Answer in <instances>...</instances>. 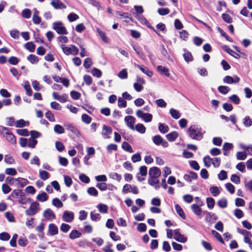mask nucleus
Segmentation results:
<instances>
[{"label": "nucleus", "instance_id": "nucleus-47", "mask_svg": "<svg viewBox=\"0 0 252 252\" xmlns=\"http://www.w3.org/2000/svg\"><path fill=\"white\" fill-rule=\"evenodd\" d=\"M28 60L32 63H36L38 62V58L37 56L33 54L30 55L28 58Z\"/></svg>", "mask_w": 252, "mask_h": 252}, {"label": "nucleus", "instance_id": "nucleus-59", "mask_svg": "<svg viewBox=\"0 0 252 252\" xmlns=\"http://www.w3.org/2000/svg\"><path fill=\"white\" fill-rule=\"evenodd\" d=\"M67 19L69 22H72L79 19V16L74 13H71L67 16Z\"/></svg>", "mask_w": 252, "mask_h": 252}, {"label": "nucleus", "instance_id": "nucleus-46", "mask_svg": "<svg viewBox=\"0 0 252 252\" xmlns=\"http://www.w3.org/2000/svg\"><path fill=\"white\" fill-rule=\"evenodd\" d=\"M35 47V45L32 42H29L25 44V48L31 52L34 51Z\"/></svg>", "mask_w": 252, "mask_h": 252}, {"label": "nucleus", "instance_id": "nucleus-23", "mask_svg": "<svg viewBox=\"0 0 252 252\" xmlns=\"http://www.w3.org/2000/svg\"><path fill=\"white\" fill-rule=\"evenodd\" d=\"M178 136L177 132L173 131L167 134L166 137L169 141L173 142L178 138Z\"/></svg>", "mask_w": 252, "mask_h": 252}, {"label": "nucleus", "instance_id": "nucleus-19", "mask_svg": "<svg viewBox=\"0 0 252 252\" xmlns=\"http://www.w3.org/2000/svg\"><path fill=\"white\" fill-rule=\"evenodd\" d=\"M197 175L194 172H190L189 174H185L184 176V179L189 182H191L192 180L196 179Z\"/></svg>", "mask_w": 252, "mask_h": 252}, {"label": "nucleus", "instance_id": "nucleus-15", "mask_svg": "<svg viewBox=\"0 0 252 252\" xmlns=\"http://www.w3.org/2000/svg\"><path fill=\"white\" fill-rule=\"evenodd\" d=\"M52 95L54 99L59 100L62 103H64L67 101V95L66 94L59 95L57 93L54 92L52 94Z\"/></svg>", "mask_w": 252, "mask_h": 252}, {"label": "nucleus", "instance_id": "nucleus-18", "mask_svg": "<svg viewBox=\"0 0 252 252\" xmlns=\"http://www.w3.org/2000/svg\"><path fill=\"white\" fill-rule=\"evenodd\" d=\"M15 181L17 182V187L19 188H23L29 183L27 179L23 178H16Z\"/></svg>", "mask_w": 252, "mask_h": 252}, {"label": "nucleus", "instance_id": "nucleus-38", "mask_svg": "<svg viewBox=\"0 0 252 252\" xmlns=\"http://www.w3.org/2000/svg\"><path fill=\"white\" fill-rule=\"evenodd\" d=\"M207 207L210 209H212L215 205V200L212 197H208L206 199Z\"/></svg>", "mask_w": 252, "mask_h": 252}, {"label": "nucleus", "instance_id": "nucleus-4", "mask_svg": "<svg viewBox=\"0 0 252 252\" xmlns=\"http://www.w3.org/2000/svg\"><path fill=\"white\" fill-rule=\"evenodd\" d=\"M60 47L66 55H72L75 56L77 55L79 52L78 49L73 45L66 46L64 44H62L60 45Z\"/></svg>", "mask_w": 252, "mask_h": 252}, {"label": "nucleus", "instance_id": "nucleus-27", "mask_svg": "<svg viewBox=\"0 0 252 252\" xmlns=\"http://www.w3.org/2000/svg\"><path fill=\"white\" fill-rule=\"evenodd\" d=\"M29 125V122H26L23 119L18 120L15 123V126L16 127H23L25 126H28Z\"/></svg>", "mask_w": 252, "mask_h": 252}, {"label": "nucleus", "instance_id": "nucleus-52", "mask_svg": "<svg viewBox=\"0 0 252 252\" xmlns=\"http://www.w3.org/2000/svg\"><path fill=\"white\" fill-rule=\"evenodd\" d=\"M229 100L235 104H238L240 103V99L236 94H233L229 97Z\"/></svg>", "mask_w": 252, "mask_h": 252}, {"label": "nucleus", "instance_id": "nucleus-11", "mask_svg": "<svg viewBox=\"0 0 252 252\" xmlns=\"http://www.w3.org/2000/svg\"><path fill=\"white\" fill-rule=\"evenodd\" d=\"M74 218V213L72 212L65 211L63 214V220L66 222H71Z\"/></svg>", "mask_w": 252, "mask_h": 252}, {"label": "nucleus", "instance_id": "nucleus-50", "mask_svg": "<svg viewBox=\"0 0 252 252\" xmlns=\"http://www.w3.org/2000/svg\"><path fill=\"white\" fill-rule=\"evenodd\" d=\"M170 114L171 116L175 119H178L180 117V114L179 112L177 110L173 108L170 109Z\"/></svg>", "mask_w": 252, "mask_h": 252}, {"label": "nucleus", "instance_id": "nucleus-62", "mask_svg": "<svg viewBox=\"0 0 252 252\" xmlns=\"http://www.w3.org/2000/svg\"><path fill=\"white\" fill-rule=\"evenodd\" d=\"M87 192L92 196H96L98 195V191L94 187H90L87 190Z\"/></svg>", "mask_w": 252, "mask_h": 252}, {"label": "nucleus", "instance_id": "nucleus-30", "mask_svg": "<svg viewBox=\"0 0 252 252\" xmlns=\"http://www.w3.org/2000/svg\"><path fill=\"white\" fill-rule=\"evenodd\" d=\"M49 173L45 170H39V176L43 181L47 180L49 178Z\"/></svg>", "mask_w": 252, "mask_h": 252}, {"label": "nucleus", "instance_id": "nucleus-22", "mask_svg": "<svg viewBox=\"0 0 252 252\" xmlns=\"http://www.w3.org/2000/svg\"><path fill=\"white\" fill-rule=\"evenodd\" d=\"M135 66L139 68L143 73L146 74L147 76L149 77H151L153 75L152 71H150L148 69V68L146 67H143L139 64H135Z\"/></svg>", "mask_w": 252, "mask_h": 252}, {"label": "nucleus", "instance_id": "nucleus-56", "mask_svg": "<svg viewBox=\"0 0 252 252\" xmlns=\"http://www.w3.org/2000/svg\"><path fill=\"white\" fill-rule=\"evenodd\" d=\"M133 49L134 50V51L136 52L137 54L141 58L144 59L145 57L144 54L143 52H142L141 49L137 46H133Z\"/></svg>", "mask_w": 252, "mask_h": 252}, {"label": "nucleus", "instance_id": "nucleus-42", "mask_svg": "<svg viewBox=\"0 0 252 252\" xmlns=\"http://www.w3.org/2000/svg\"><path fill=\"white\" fill-rule=\"evenodd\" d=\"M97 32L98 33L99 35L101 37L102 40L105 43H108L109 40L107 37L106 35V34L104 32L101 31L99 29H97Z\"/></svg>", "mask_w": 252, "mask_h": 252}, {"label": "nucleus", "instance_id": "nucleus-36", "mask_svg": "<svg viewBox=\"0 0 252 252\" xmlns=\"http://www.w3.org/2000/svg\"><path fill=\"white\" fill-rule=\"evenodd\" d=\"M239 146L241 149L247 152L249 155H252V145L246 146L243 144H240Z\"/></svg>", "mask_w": 252, "mask_h": 252}, {"label": "nucleus", "instance_id": "nucleus-29", "mask_svg": "<svg viewBox=\"0 0 252 252\" xmlns=\"http://www.w3.org/2000/svg\"><path fill=\"white\" fill-rule=\"evenodd\" d=\"M158 71L165 76L168 77L170 75L168 69L165 66L159 65L157 67Z\"/></svg>", "mask_w": 252, "mask_h": 252}, {"label": "nucleus", "instance_id": "nucleus-17", "mask_svg": "<svg viewBox=\"0 0 252 252\" xmlns=\"http://www.w3.org/2000/svg\"><path fill=\"white\" fill-rule=\"evenodd\" d=\"M48 232L51 235H55L59 232L58 227L54 223H50L48 226Z\"/></svg>", "mask_w": 252, "mask_h": 252}, {"label": "nucleus", "instance_id": "nucleus-41", "mask_svg": "<svg viewBox=\"0 0 252 252\" xmlns=\"http://www.w3.org/2000/svg\"><path fill=\"white\" fill-rule=\"evenodd\" d=\"M236 158L238 160H245L247 158L246 151L238 152L236 153Z\"/></svg>", "mask_w": 252, "mask_h": 252}, {"label": "nucleus", "instance_id": "nucleus-28", "mask_svg": "<svg viewBox=\"0 0 252 252\" xmlns=\"http://www.w3.org/2000/svg\"><path fill=\"white\" fill-rule=\"evenodd\" d=\"M23 86L26 91L27 94L29 96L32 95V91L29 82L27 81H25Z\"/></svg>", "mask_w": 252, "mask_h": 252}, {"label": "nucleus", "instance_id": "nucleus-1", "mask_svg": "<svg viewBox=\"0 0 252 252\" xmlns=\"http://www.w3.org/2000/svg\"><path fill=\"white\" fill-rule=\"evenodd\" d=\"M160 175V170L157 167H151L149 170L148 184L152 186H154L156 189L159 188L158 177Z\"/></svg>", "mask_w": 252, "mask_h": 252}, {"label": "nucleus", "instance_id": "nucleus-63", "mask_svg": "<svg viewBox=\"0 0 252 252\" xmlns=\"http://www.w3.org/2000/svg\"><path fill=\"white\" fill-rule=\"evenodd\" d=\"M37 143V141L34 139H33L32 138H30L28 139V145L30 148H34Z\"/></svg>", "mask_w": 252, "mask_h": 252}, {"label": "nucleus", "instance_id": "nucleus-31", "mask_svg": "<svg viewBox=\"0 0 252 252\" xmlns=\"http://www.w3.org/2000/svg\"><path fill=\"white\" fill-rule=\"evenodd\" d=\"M175 207L177 213L183 219H185L186 216L181 207L178 204H176Z\"/></svg>", "mask_w": 252, "mask_h": 252}, {"label": "nucleus", "instance_id": "nucleus-34", "mask_svg": "<svg viewBox=\"0 0 252 252\" xmlns=\"http://www.w3.org/2000/svg\"><path fill=\"white\" fill-rule=\"evenodd\" d=\"M97 208L98 209L99 211L103 214H105L108 212V206L103 204H99L97 206Z\"/></svg>", "mask_w": 252, "mask_h": 252}, {"label": "nucleus", "instance_id": "nucleus-26", "mask_svg": "<svg viewBox=\"0 0 252 252\" xmlns=\"http://www.w3.org/2000/svg\"><path fill=\"white\" fill-rule=\"evenodd\" d=\"M36 200L40 202H45L48 199V196L45 192L38 194L36 198Z\"/></svg>", "mask_w": 252, "mask_h": 252}, {"label": "nucleus", "instance_id": "nucleus-5", "mask_svg": "<svg viewBox=\"0 0 252 252\" xmlns=\"http://www.w3.org/2000/svg\"><path fill=\"white\" fill-rule=\"evenodd\" d=\"M52 28L59 34H67L68 33L65 27L63 26V23L60 21L53 23L52 25Z\"/></svg>", "mask_w": 252, "mask_h": 252}, {"label": "nucleus", "instance_id": "nucleus-55", "mask_svg": "<svg viewBox=\"0 0 252 252\" xmlns=\"http://www.w3.org/2000/svg\"><path fill=\"white\" fill-rule=\"evenodd\" d=\"M203 161L205 166L207 167H209L212 163V158L209 156H205L203 158Z\"/></svg>", "mask_w": 252, "mask_h": 252}, {"label": "nucleus", "instance_id": "nucleus-37", "mask_svg": "<svg viewBox=\"0 0 252 252\" xmlns=\"http://www.w3.org/2000/svg\"><path fill=\"white\" fill-rule=\"evenodd\" d=\"M218 91L219 92L223 94H227L229 91L230 88L229 87L226 86H220L218 87Z\"/></svg>", "mask_w": 252, "mask_h": 252}, {"label": "nucleus", "instance_id": "nucleus-43", "mask_svg": "<svg viewBox=\"0 0 252 252\" xmlns=\"http://www.w3.org/2000/svg\"><path fill=\"white\" fill-rule=\"evenodd\" d=\"M54 131L58 134H63L64 133V128L60 125H56L54 127Z\"/></svg>", "mask_w": 252, "mask_h": 252}, {"label": "nucleus", "instance_id": "nucleus-44", "mask_svg": "<svg viewBox=\"0 0 252 252\" xmlns=\"http://www.w3.org/2000/svg\"><path fill=\"white\" fill-rule=\"evenodd\" d=\"M109 177L113 179L116 180L118 181V182H120L121 180L122 179V176L121 175L118 174V173L116 172H111L109 174Z\"/></svg>", "mask_w": 252, "mask_h": 252}, {"label": "nucleus", "instance_id": "nucleus-2", "mask_svg": "<svg viewBox=\"0 0 252 252\" xmlns=\"http://www.w3.org/2000/svg\"><path fill=\"white\" fill-rule=\"evenodd\" d=\"M187 133L190 138L200 141L203 138L204 132L201 127L196 125H192L187 129Z\"/></svg>", "mask_w": 252, "mask_h": 252}, {"label": "nucleus", "instance_id": "nucleus-8", "mask_svg": "<svg viewBox=\"0 0 252 252\" xmlns=\"http://www.w3.org/2000/svg\"><path fill=\"white\" fill-rule=\"evenodd\" d=\"M39 204L36 202H32L29 208L26 211V214L28 216H33L38 211Z\"/></svg>", "mask_w": 252, "mask_h": 252}, {"label": "nucleus", "instance_id": "nucleus-39", "mask_svg": "<svg viewBox=\"0 0 252 252\" xmlns=\"http://www.w3.org/2000/svg\"><path fill=\"white\" fill-rule=\"evenodd\" d=\"M227 201L225 198H222L218 200L217 202L218 205L221 208H225L227 206Z\"/></svg>", "mask_w": 252, "mask_h": 252}, {"label": "nucleus", "instance_id": "nucleus-35", "mask_svg": "<svg viewBox=\"0 0 252 252\" xmlns=\"http://www.w3.org/2000/svg\"><path fill=\"white\" fill-rule=\"evenodd\" d=\"M23 192L21 190L14 189L11 192L10 196L8 197V199H11L10 198L12 197L14 198H17L19 196H20V193Z\"/></svg>", "mask_w": 252, "mask_h": 252}, {"label": "nucleus", "instance_id": "nucleus-21", "mask_svg": "<svg viewBox=\"0 0 252 252\" xmlns=\"http://www.w3.org/2000/svg\"><path fill=\"white\" fill-rule=\"evenodd\" d=\"M81 236L82 233L80 231L76 229H73L70 232L69 237L70 239L74 240L81 237Z\"/></svg>", "mask_w": 252, "mask_h": 252}, {"label": "nucleus", "instance_id": "nucleus-9", "mask_svg": "<svg viewBox=\"0 0 252 252\" xmlns=\"http://www.w3.org/2000/svg\"><path fill=\"white\" fill-rule=\"evenodd\" d=\"M125 122L128 128L132 130H135L134 125L136 122V119L133 116H127L125 117Z\"/></svg>", "mask_w": 252, "mask_h": 252}, {"label": "nucleus", "instance_id": "nucleus-40", "mask_svg": "<svg viewBox=\"0 0 252 252\" xmlns=\"http://www.w3.org/2000/svg\"><path fill=\"white\" fill-rule=\"evenodd\" d=\"M4 161L8 164H12L15 163V161L13 157L6 155L4 157Z\"/></svg>", "mask_w": 252, "mask_h": 252}, {"label": "nucleus", "instance_id": "nucleus-25", "mask_svg": "<svg viewBox=\"0 0 252 252\" xmlns=\"http://www.w3.org/2000/svg\"><path fill=\"white\" fill-rule=\"evenodd\" d=\"M205 212L206 213V216L205 218L206 221L208 222H213L217 219V217L215 214L211 212Z\"/></svg>", "mask_w": 252, "mask_h": 252}, {"label": "nucleus", "instance_id": "nucleus-16", "mask_svg": "<svg viewBox=\"0 0 252 252\" xmlns=\"http://www.w3.org/2000/svg\"><path fill=\"white\" fill-rule=\"evenodd\" d=\"M51 4L55 9H64L66 8V6L60 0H52L51 2Z\"/></svg>", "mask_w": 252, "mask_h": 252}, {"label": "nucleus", "instance_id": "nucleus-48", "mask_svg": "<svg viewBox=\"0 0 252 252\" xmlns=\"http://www.w3.org/2000/svg\"><path fill=\"white\" fill-rule=\"evenodd\" d=\"M212 234L221 244H224V242L223 240L222 239L221 235L220 233H219L217 231H216L215 230H212Z\"/></svg>", "mask_w": 252, "mask_h": 252}, {"label": "nucleus", "instance_id": "nucleus-24", "mask_svg": "<svg viewBox=\"0 0 252 252\" xmlns=\"http://www.w3.org/2000/svg\"><path fill=\"white\" fill-rule=\"evenodd\" d=\"M158 128L160 132L163 134L167 133L169 130V127L167 125L161 123L158 124Z\"/></svg>", "mask_w": 252, "mask_h": 252}, {"label": "nucleus", "instance_id": "nucleus-53", "mask_svg": "<svg viewBox=\"0 0 252 252\" xmlns=\"http://www.w3.org/2000/svg\"><path fill=\"white\" fill-rule=\"evenodd\" d=\"M70 225L65 223H62L60 227L61 230L64 233H67L70 230Z\"/></svg>", "mask_w": 252, "mask_h": 252}, {"label": "nucleus", "instance_id": "nucleus-7", "mask_svg": "<svg viewBox=\"0 0 252 252\" xmlns=\"http://www.w3.org/2000/svg\"><path fill=\"white\" fill-rule=\"evenodd\" d=\"M153 142L158 146L161 145L163 147L166 148L168 146V142L163 139L159 135L154 136L152 138Z\"/></svg>", "mask_w": 252, "mask_h": 252}, {"label": "nucleus", "instance_id": "nucleus-58", "mask_svg": "<svg viewBox=\"0 0 252 252\" xmlns=\"http://www.w3.org/2000/svg\"><path fill=\"white\" fill-rule=\"evenodd\" d=\"M210 191L214 196H217L220 193V190L217 187H213L210 188Z\"/></svg>", "mask_w": 252, "mask_h": 252}, {"label": "nucleus", "instance_id": "nucleus-49", "mask_svg": "<svg viewBox=\"0 0 252 252\" xmlns=\"http://www.w3.org/2000/svg\"><path fill=\"white\" fill-rule=\"evenodd\" d=\"M224 50L227 53H228L229 55L232 56L236 59H239L240 57L238 54L236 53L234 51H233L231 49L228 48L227 47H225Z\"/></svg>", "mask_w": 252, "mask_h": 252}, {"label": "nucleus", "instance_id": "nucleus-10", "mask_svg": "<svg viewBox=\"0 0 252 252\" xmlns=\"http://www.w3.org/2000/svg\"><path fill=\"white\" fill-rule=\"evenodd\" d=\"M240 80V78L236 75H234L233 77L227 75L223 79V82L228 84H237L239 82Z\"/></svg>", "mask_w": 252, "mask_h": 252}, {"label": "nucleus", "instance_id": "nucleus-12", "mask_svg": "<svg viewBox=\"0 0 252 252\" xmlns=\"http://www.w3.org/2000/svg\"><path fill=\"white\" fill-rule=\"evenodd\" d=\"M43 216L46 220H52L56 219V215L50 208L46 209L43 213Z\"/></svg>", "mask_w": 252, "mask_h": 252}, {"label": "nucleus", "instance_id": "nucleus-64", "mask_svg": "<svg viewBox=\"0 0 252 252\" xmlns=\"http://www.w3.org/2000/svg\"><path fill=\"white\" fill-rule=\"evenodd\" d=\"M92 73L93 76H95L97 78H100L102 75L101 71L96 68H94L92 70Z\"/></svg>", "mask_w": 252, "mask_h": 252}, {"label": "nucleus", "instance_id": "nucleus-13", "mask_svg": "<svg viewBox=\"0 0 252 252\" xmlns=\"http://www.w3.org/2000/svg\"><path fill=\"white\" fill-rule=\"evenodd\" d=\"M174 238L181 243H185L187 241V238L181 234L178 229L174 230Z\"/></svg>", "mask_w": 252, "mask_h": 252}, {"label": "nucleus", "instance_id": "nucleus-60", "mask_svg": "<svg viewBox=\"0 0 252 252\" xmlns=\"http://www.w3.org/2000/svg\"><path fill=\"white\" fill-rule=\"evenodd\" d=\"M5 173L8 175L15 176L17 172L16 170L13 168H8L5 170Z\"/></svg>", "mask_w": 252, "mask_h": 252}, {"label": "nucleus", "instance_id": "nucleus-3", "mask_svg": "<svg viewBox=\"0 0 252 252\" xmlns=\"http://www.w3.org/2000/svg\"><path fill=\"white\" fill-rule=\"evenodd\" d=\"M0 132L3 135L8 142L13 145L16 144V139L15 136L7 127L0 126Z\"/></svg>", "mask_w": 252, "mask_h": 252}, {"label": "nucleus", "instance_id": "nucleus-57", "mask_svg": "<svg viewBox=\"0 0 252 252\" xmlns=\"http://www.w3.org/2000/svg\"><path fill=\"white\" fill-rule=\"evenodd\" d=\"M220 158H212V164L214 167L217 168L220 166Z\"/></svg>", "mask_w": 252, "mask_h": 252}, {"label": "nucleus", "instance_id": "nucleus-51", "mask_svg": "<svg viewBox=\"0 0 252 252\" xmlns=\"http://www.w3.org/2000/svg\"><path fill=\"white\" fill-rule=\"evenodd\" d=\"M31 10L28 8L24 9L22 12V16L26 19L30 18L31 16Z\"/></svg>", "mask_w": 252, "mask_h": 252}, {"label": "nucleus", "instance_id": "nucleus-45", "mask_svg": "<svg viewBox=\"0 0 252 252\" xmlns=\"http://www.w3.org/2000/svg\"><path fill=\"white\" fill-rule=\"evenodd\" d=\"M52 205L56 207L61 208L63 206V203L58 198H55L52 200Z\"/></svg>", "mask_w": 252, "mask_h": 252}, {"label": "nucleus", "instance_id": "nucleus-32", "mask_svg": "<svg viewBox=\"0 0 252 252\" xmlns=\"http://www.w3.org/2000/svg\"><path fill=\"white\" fill-rule=\"evenodd\" d=\"M122 147L123 150L127 152L130 153L133 152L131 146L127 142H124L122 145Z\"/></svg>", "mask_w": 252, "mask_h": 252}, {"label": "nucleus", "instance_id": "nucleus-54", "mask_svg": "<svg viewBox=\"0 0 252 252\" xmlns=\"http://www.w3.org/2000/svg\"><path fill=\"white\" fill-rule=\"evenodd\" d=\"M118 76L122 79H125L127 78V72L126 69H123L118 74Z\"/></svg>", "mask_w": 252, "mask_h": 252}, {"label": "nucleus", "instance_id": "nucleus-14", "mask_svg": "<svg viewBox=\"0 0 252 252\" xmlns=\"http://www.w3.org/2000/svg\"><path fill=\"white\" fill-rule=\"evenodd\" d=\"M112 132V128L107 126L103 125L102 128V135L103 137L105 139H107L110 137L109 135Z\"/></svg>", "mask_w": 252, "mask_h": 252}, {"label": "nucleus", "instance_id": "nucleus-6", "mask_svg": "<svg viewBox=\"0 0 252 252\" xmlns=\"http://www.w3.org/2000/svg\"><path fill=\"white\" fill-rule=\"evenodd\" d=\"M136 116L142 119L145 122L149 123L152 121L153 116L150 113H144L143 110L139 109L136 112Z\"/></svg>", "mask_w": 252, "mask_h": 252}, {"label": "nucleus", "instance_id": "nucleus-20", "mask_svg": "<svg viewBox=\"0 0 252 252\" xmlns=\"http://www.w3.org/2000/svg\"><path fill=\"white\" fill-rule=\"evenodd\" d=\"M203 205H196L195 204H193L191 205L190 208L194 214L197 216H199L202 213V209L201 207Z\"/></svg>", "mask_w": 252, "mask_h": 252}, {"label": "nucleus", "instance_id": "nucleus-61", "mask_svg": "<svg viewBox=\"0 0 252 252\" xmlns=\"http://www.w3.org/2000/svg\"><path fill=\"white\" fill-rule=\"evenodd\" d=\"M243 124L246 127H249L252 125V120L249 116H246L243 119Z\"/></svg>", "mask_w": 252, "mask_h": 252}, {"label": "nucleus", "instance_id": "nucleus-33", "mask_svg": "<svg viewBox=\"0 0 252 252\" xmlns=\"http://www.w3.org/2000/svg\"><path fill=\"white\" fill-rule=\"evenodd\" d=\"M135 129H136L138 132L143 134L146 132V127L145 126L142 124H137L135 127H134Z\"/></svg>", "mask_w": 252, "mask_h": 252}]
</instances>
